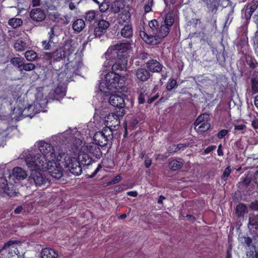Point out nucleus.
Here are the masks:
<instances>
[{
	"label": "nucleus",
	"instance_id": "1",
	"mask_svg": "<svg viewBox=\"0 0 258 258\" xmlns=\"http://www.w3.org/2000/svg\"><path fill=\"white\" fill-rule=\"evenodd\" d=\"M114 119L117 125L120 123L119 117L124 114L125 99L126 95L124 92L127 88L125 77L124 75H119L114 72Z\"/></svg>",
	"mask_w": 258,
	"mask_h": 258
},
{
	"label": "nucleus",
	"instance_id": "2",
	"mask_svg": "<svg viewBox=\"0 0 258 258\" xmlns=\"http://www.w3.org/2000/svg\"><path fill=\"white\" fill-rule=\"evenodd\" d=\"M37 144L41 154H29L26 156L25 161L29 168H44L45 164L55 159V152L51 144L43 141L39 142Z\"/></svg>",
	"mask_w": 258,
	"mask_h": 258
},
{
	"label": "nucleus",
	"instance_id": "3",
	"mask_svg": "<svg viewBox=\"0 0 258 258\" xmlns=\"http://www.w3.org/2000/svg\"><path fill=\"white\" fill-rule=\"evenodd\" d=\"M105 61L103 66V73L101 75L104 77V80L100 83L99 89L100 91L106 97L109 96L108 102L111 105L113 99L111 97L113 95V47L110 46L105 54Z\"/></svg>",
	"mask_w": 258,
	"mask_h": 258
},
{
	"label": "nucleus",
	"instance_id": "4",
	"mask_svg": "<svg viewBox=\"0 0 258 258\" xmlns=\"http://www.w3.org/2000/svg\"><path fill=\"white\" fill-rule=\"evenodd\" d=\"M148 25L152 34L148 35L144 31H140V37L146 43L149 44L155 45L160 43L165 38V36L161 33V25L159 26L158 22L155 19L149 21Z\"/></svg>",
	"mask_w": 258,
	"mask_h": 258
},
{
	"label": "nucleus",
	"instance_id": "5",
	"mask_svg": "<svg viewBox=\"0 0 258 258\" xmlns=\"http://www.w3.org/2000/svg\"><path fill=\"white\" fill-rule=\"evenodd\" d=\"M112 138L113 131L110 127L104 128L103 132H96L93 136L94 143L101 147H104L109 144L110 140ZM110 143L109 149L112 145L111 141H110Z\"/></svg>",
	"mask_w": 258,
	"mask_h": 258
},
{
	"label": "nucleus",
	"instance_id": "6",
	"mask_svg": "<svg viewBox=\"0 0 258 258\" xmlns=\"http://www.w3.org/2000/svg\"><path fill=\"white\" fill-rule=\"evenodd\" d=\"M59 163L55 162V160L48 162L44 165V168L39 169H47L50 175L54 178L59 179L62 176L63 170L65 169L59 165Z\"/></svg>",
	"mask_w": 258,
	"mask_h": 258
},
{
	"label": "nucleus",
	"instance_id": "7",
	"mask_svg": "<svg viewBox=\"0 0 258 258\" xmlns=\"http://www.w3.org/2000/svg\"><path fill=\"white\" fill-rule=\"evenodd\" d=\"M31 172L29 177V181L31 184H35L36 186L43 185L46 181V178L40 171L36 169H39L38 167L30 168Z\"/></svg>",
	"mask_w": 258,
	"mask_h": 258
},
{
	"label": "nucleus",
	"instance_id": "8",
	"mask_svg": "<svg viewBox=\"0 0 258 258\" xmlns=\"http://www.w3.org/2000/svg\"><path fill=\"white\" fill-rule=\"evenodd\" d=\"M174 22L173 14L171 12L168 13L164 19V21L161 24V33L163 36H165V37L169 34Z\"/></svg>",
	"mask_w": 258,
	"mask_h": 258
},
{
	"label": "nucleus",
	"instance_id": "9",
	"mask_svg": "<svg viewBox=\"0 0 258 258\" xmlns=\"http://www.w3.org/2000/svg\"><path fill=\"white\" fill-rule=\"evenodd\" d=\"M82 150L87 152L91 156H93L96 159H100L102 156V153L99 148V146L94 143H91L84 146Z\"/></svg>",
	"mask_w": 258,
	"mask_h": 258
},
{
	"label": "nucleus",
	"instance_id": "10",
	"mask_svg": "<svg viewBox=\"0 0 258 258\" xmlns=\"http://www.w3.org/2000/svg\"><path fill=\"white\" fill-rule=\"evenodd\" d=\"M251 178L247 176L242 177L240 181L239 182V186H241L247 194L252 195L254 192L255 186L251 184Z\"/></svg>",
	"mask_w": 258,
	"mask_h": 258
},
{
	"label": "nucleus",
	"instance_id": "11",
	"mask_svg": "<svg viewBox=\"0 0 258 258\" xmlns=\"http://www.w3.org/2000/svg\"><path fill=\"white\" fill-rule=\"evenodd\" d=\"M135 75L137 81L145 82L148 80L152 74L147 69L141 68L135 70Z\"/></svg>",
	"mask_w": 258,
	"mask_h": 258
},
{
	"label": "nucleus",
	"instance_id": "12",
	"mask_svg": "<svg viewBox=\"0 0 258 258\" xmlns=\"http://www.w3.org/2000/svg\"><path fill=\"white\" fill-rule=\"evenodd\" d=\"M55 162L59 163V165L66 168L68 167L69 163L73 161V158H71L66 153H60L56 156Z\"/></svg>",
	"mask_w": 258,
	"mask_h": 258
},
{
	"label": "nucleus",
	"instance_id": "13",
	"mask_svg": "<svg viewBox=\"0 0 258 258\" xmlns=\"http://www.w3.org/2000/svg\"><path fill=\"white\" fill-rule=\"evenodd\" d=\"M82 165H81L76 158H73V161L69 163L68 167L65 169L67 171H69L75 175H79L81 174L82 171Z\"/></svg>",
	"mask_w": 258,
	"mask_h": 258
},
{
	"label": "nucleus",
	"instance_id": "14",
	"mask_svg": "<svg viewBox=\"0 0 258 258\" xmlns=\"http://www.w3.org/2000/svg\"><path fill=\"white\" fill-rule=\"evenodd\" d=\"M30 16L33 21L36 22H42L46 17L44 12L39 8L32 9L30 13Z\"/></svg>",
	"mask_w": 258,
	"mask_h": 258
},
{
	"label": "nucleus",
	"instance_id": "15",
	"mask_svg": "<svg viewBox=\"0 0 258 258\" xmlns=\"http://www.w3.org/2000/svg\"><path fill=\"white\" fill-rule=\"evenodd\" d=\"M18 243V241L16 240H10L5 244L3 249L7 250L12 255H19L20 252L17 247Z\"/></svg>",
	"mask_w": 258,
	"mask_h": 258
},
{
	"label": "nucleus",
	"instance_id": "16",
	"mask_svg": "<svg viewBox=\"0 0 258 258\" xmlns=\"http://www.w3.org/2000/svg\"><path fill=\"white\" fill-rule=\"evenodd\" d=\"M146 67L150 72L159 73L162 71L163 66L156 60L150 59L146 62Z\"/></svg>",
	"mask_w": 258,
	"mask_h": 258
},
{
	"label": "nucleus",
	"instance_id": "17",
	"mask_svg": "<svg viewBox=\"0 0 258 258\" xmlns=\"http://www.w3.org/2000/svg\"><path fill=\"white\" fill-rule=\"evenodd\" d=\"M131 17L130 13L128 11H124L122 13H119L117 19L116 24L119 25L120 26H123L125 24H130L129 21Z\"/></svg>",
	"mask_w": 258,
	"mask_h": 258
},
{
	"label": "nucleus",
	"instance_id": "18",
	"mask_svg": "<svg viewBox=\"0 0 258 258\" xmlns=\"http://www.w3.org/2000/svg\"><path fill=\"white\" fill-rule=\"evenodd\" d=\"M66 89L61 85H58L54 89L51 97V94H50V97L54 100H59L60 99L62 98L66 95Z\"/></svg>",
	"mask_w": 258,
	"mask_h": 258
},
{
	"label": "nucleus",
	"instance_id": "19",
	"mask_svg": "<svg viewBox=\"0 0 258 258\" xmlns=\"http://www.w3.org/2000/svg\"><path fill=\"white\" fill-rule=\"evenodd\" d=\"M84 151L81 152L78 155V162L83 166L89 165L92 161L90 155L87 152L84 153Z\"/></svg>",
	"mask_w": 258,
	"mask_h": 258
},
{
	"label": "nucleus",
	"instance_id": "20",
	"mask_svg": "<svg viewBox=\"0 0 258 258\" xmlns=\"http://www.w3.org/2000/svg\"><path fill=\"white\" fill-rule=\"evenodd\" d=\"M121 36L126 38H130L133 35V29L132 25L130 24H125L121 29L120 32Z\"/></svg>",
	"mask_w": 258,
	"mask_h": 258
},
{
	"label": "nucleus",
	"instance_id": "21",
	"mask_svg": "<svg viewBox=\"0 0 258 258\" xmlns=\"http://www.w3.org/2000/svg\"><path fill=\"white\" fill-rule=\"evenodd\" d=\"M72 40H69L66 41L62 47L66 56L70 55L75 51V44L74 43H72Z\"/></svg>",
	"mask_w": 258,
	"mask_h": 258
},
{
	"label": "nucleus",
	"instance_id": "22",
	"mask_svg": "<svg viewBox=\"0 0 258 258\" xmlns=\"http://www.w3.org/2000/svg\"><path fill=\"white\" fill-rule=\"evenodd\" d=\"M131 43L130 41L117 43L114 45V50H117L121 53H123L127 51L131 48Z\"/></svg>",
	"mask_w": 258,
	"mask_h": 258
},
{
	"label": "nucleus",
	"instance_id": "23",
	"mask_svg": "<svg viewBox=\"0 0 258 258\" xmlns=\"http://www.w3.org/2000/svg\"><path fill=\"white\" fill-rule=\"evenodd\" d=\"M13 175L18 180L24 179L27 176L26 171L23 168L19 167H16L13 169Z\"/></svg>",
	"mask_w": 258,
	"mask_h": 258
},
{
	"label": "nucleus",
	"instance_id": "24",
	"mask_svg": "<svg viewBox=\"0 0 258 258\" xmlns=\"http://www.w3.org/2000/svg\"><path fill=\"white\" fill-rule=\"evenodd\" d=\"M57 255V252L50 248H44L41 252L42 258H56Z\"/></svg>",
	"mask_w": 258,
	"mask_h": 258
},
{
	"label": "nucleus",
	"instance_id": "25",
	"mask_svg": "<svg viewBox=\"0 0 258 258\" xmlns=\"http://www.w3.org/2000/svg\"><path fill=\"white\" fill-rule=\"evenodd\" d=\"M85 21L82 19H77L73 23L72 28L74 31L80 32L85 28Z\"/></svg>",
	"mask_w": 258,
	"mask_h": 258
},
{
	"label": "nucleus",
	"instance_id": "26",
	"mask_svg": "<svg viewBox=\"0 0 258 258\" xmlns=\"http://www.w3.org/2000/svg\"><path fill=\"white\" fill-rule=\"evenodd\" d=\"M14 47L17 51H22L27 48V43L21 39L16 40L14 43Z\"/></svg>",
	"mask_w": 258,
	"mask_h": 258
},
{
	"label": "nucleus",
	"instance_id": "27",
	"mask_svg": "<svg viewBox=\"0 0 258 258\" xmlns=\"http://www.w3.org/2000/svg\"><path fill=\"white\" fill-rule=\"evenodd\" d=\"M25 59L22 57H15L11 58L10 62L15 67L19 69L20 71H22V67L24 64Z\"/></svg>",
	"mask_w": 258,
	"mask_h": 258
},
{
	"label": "nucleus",
	"instance_id": "28",
	"mask_svg": "<svg viewBox=\"0 0 258 258\" xmlns=\"http://www.w3.org/2000/svg\"><path fill=\"white\" fill-rule=\"evenodd\" d=\"M251 88L253 93L258 92V72H254L251 80Z\"/></svg>",
	"mask_w": 258,
	"mask_h": 258
},
{
	"label": "nucleus",
	"instance_id": "29",
	"mask_svg": "<svg viewBox=\"0 0 258 258\" xmlns=\"http://www.w3.org/2000/svg\"><path fill=\"white\" fill-rule=\"evenodd\" d=\"M247 208L244 204H238L236 208L235 213L236 215L239 217H243L245 213L247 212Z\"/></svg>",
	"mask_w": 258,
	"mask_h": 258
},
{
	"label": "nucleus",
	"instance_id": "30",
	"mask_svg": "<svg viewBox=\"0 0 258 258\" xmlns=\"http://www.w3.org/2000/svg\"><path fill=\"white\" fill-rule=\"evenodd\" d=\"M53 59L56 61L59 60L62 58L66 57L65 52H64L63 48L61 47L58 48L56 50L52 52Z\"/></svg>",
	"mask_w": 258,
	"mask_h": 258
},
{
	"label": "nucleus",
	"instance_id": "31",
	"mask_svg": "<svg viewBox=\"0 0 258 258\" xmlns=\"http://www.w3.org/2000/svg\"><path fill=\"white\" fill-rule=\"evenodd\" d=\"M209 116L208 114L206 113H204L201 114L200 116L198 117L196 119V121L194 122L195 126H198L201 123L203 122L205 123V122H208L209 120Z\"/></svg>",
	"mask_w": 258,
	"mask_h": 258
},
{
	"label": "nucleus",
	"instance_id": "32",
	"mask_svg": "<svg viewBox=\"0 0 258 258\" xmlns=\"http://www.w3.org/2000/svg\"><path fill=\"white\" fill-rule=\"evenodd\" d=\"M38 55L33 50H27L25 53V57L28 61H32L37 58Z\"/></svg>",
	"mask_w": 258,
	"mask_h": 258
},
{
	"label": "nucleus",
	"instance_id": "33",
	"mask_svg": "<svg viewBox=\"0 0 258 258\" xmlns=\"http://www.w3.org/2000/svg\"><path fill=\"white\" fill-rule=\"evenodd\" d=\"M210 127V125L209 122H205L201 123L198 126H195V130L198 133L205 132L208 131Z\"/></svg>",
	"mask_w": 258,
	"mask_h": 258
},
{
	"label": "nucleus",
	"instance_id": "34",
	"mask_svg": "<svg viewBox=\"0 0 258 258\" xmlns=\"http://www.w3.org/2000/svg\"><path fill=\"white\" fill-rule=\"evenodd\" d=\"M246 256L248 258H258V252L256 250L255 245H252L249 248L248 251L246 252Z\"/></svg>",
	"mask_w": 258,
	"mask_h": 258
},
{
	"label": "nucleus",
	"instance_id": "35",
	"mask_svg": "<svg viewBox=\"0 0 258 258\" xmlns=\"http://www.w3.org/2000/svg\"><path fill=\"white\" fill-rule=\"evenodd\" d=\"M182 162L176 160H173L170 163V169L173 171L177 170L182 167Z\"/></svg>",
	"mask_w": 258,
	"mask_h": 258
},
{
	"label": "nucleus",
	"instance_id": "36",
	"mask_svg": "<svg viewBox=\"0 0 258 258\" xmlns=\"http://www.w3.org/2000/svg\"><path fill=\"white\" fill-rule=\"evenodd\" d=\"M22 23V20L19 18H12L9 21V24L15 28L20 27Z\"/></svg>",
	"mask_w": 258,
	"mask_h": 258
},
{
	"label": "nucleus",
	"instance_id": "37",
	"mask_svg": "<svg viewBox=\"0 0 258 258\" xmlns=\"http://www.w3.org/2000/svg\"><path fill=\"white\" fill-rule=\"evenodd\" d=\"M248 225L250 226H258V215H249Z\"/></svg>",
	"mask_w": 258,
	"mask_h": 258
},
{
	"label": "nucleus",
	"instance_id": "38",
	"mask_svg": "<svg viewBox=\"0 0 258 258\" xmlns=\"http://www.w3.org/2000/svg\"><path fill=\"white\" fill-rule=\"evenodd\" d=\"M35 68V66L34 64L32 63H25L24 62V64L22 66V70H25L26 71H30L33 70Z\"/></svg>",
	"mask_w": 258,
	"mask_h": 258
},
{
	"label": "nucleus",
	"instance_id": "39",
	"mask_svg": "<svg viewBox=\"0 0 258 258\" xmlns=\"http://www.w3.org/2000/svg\"><path fill=\"white\" fill-rule=\"evenodd\" d=\"M176 86V81L175 79H169L167 83L166 89L171 90Z\"/></svg>",
	"mask_w": 258,
	"mask_h": 258
},
{
	"label": "nucleus",
	"instance_id": "40",
	"mask_svg": "<svg viewBox=\"0 0 258 258\" xmlns=\"http://www.w3.org/2000/svg\"><path fill=\"white\" fill-rule=\"evenodd\" d=\"M110 7L108 2H106V0L104 1L100 5H99L100 11L101 12H105L107 11Z\"/></svg>",
	"mask_w": 258,
	"mask_h": 258
},
{
	"label": "nucleus",
	"instance_id": "41",
	"mask_svg": "<svg viewBox=\"0 0 258 258\" xmlns=\"http://www.w3.org/2000/svg\"><path fill=\"white\" fill-rule=\"evenodd\" d=\"M109 26V23L104 20H100L98 24V27L103 29L104 31L106 30Z\"/></svg>",
	"mask_w": 258,
	"mask_h": 258
},
{
	"label": "nucleus",
	"instance_id": "42",
	"mask_svg": "<svg viewBox=\"0 0 258 258\" xmlns=\"http://www.w3.org/2000/svg\"><path fill=\"white\" fill-rule=\"evenodd\" d=\"M258 6V2L256 1H253L247 5V8L251 11V12H254Z\"/></svg>",
	"mask_w": 258,
	"mask_h": 258
},
{
	"label": "nucleus",
	"instance_id": "43",
	"mask_svg": "<svg viewBox=\"0 0 258 258\" xmlns=\"http://www.w3.org/2000/svg\"><path fill=\"white\" fill-rule=\"evenodd\" d=\"M95 18V13L94 11H89L86 14L85 19L89 22L92 21Z\"/></svg>",
	"mask_w": 258,
	"mask_h": 258
},
{
	"label": "nucleus",
	"instance_id": "44",
	"mask_svg": "<svg viewBox=\"0 0 258 258\" xmlns=\"http://www.w3.org/2000/svg\"><path fill=\"white\" fill-rule=\"evenodd\" d=\"M225 56H226V52L225 51V49L224 47L223 48V52L222 53L218 52L216 54V57H217V60L219 61H221V62H225Z\"/></svg>",
	"mask_w": 258,
	"mask_h": 258
},
{
	"label": "nucleus",
	"instance_id": "45",
	"mask_svg": "<svg viewBox=\"0 0 258 258\" xmlns=\"http://www.w3.org/2000/svg\"><path fill=\"white\" fill-rule=\"evenodd\" d=\"M244 241L243 243L246 245V246L249 248H250L252 245H255L254 244H252V239L248 236H244L243 237Z\"/></svg>",
	"mask_w": 258,
	"mask_h": 258
},
{
	"label": "nucleus",
	"instance_id": "46",
	"mask_svg": "<svg viewBox=\"0 0 258 258\" xmlns=\"http://www.w3.org/2000/svg\"><path fill=\"white\" fill-rule=\"evenodd\" d=\"M115 66L116 71H123L126 68V63L123 62V61L120 62H116L115 64H114V67Z\"/></svg>",
	"mask_w": 258,
	"mask_h": 258
},
{
	"label": "nucleus",
	"instance_id": "47",
	"mask_svg": "<svg viewBox=\"0 0 258 258\" xmlns=\"http://www.w3.org/2000/svg\"><path fill=\"white\" fill-rule=\"evenodd\" d=\"M154 0H148V3L144 6V10L145 13H147L150 12L152 9V7L153 5Z\"/></svg>",
	"mask_w": 258,
	"mask_h": 258
},
{
	"label": "nucleus",
	"instance_id": "48",
	"mask_svg": "<svg viewBox=\"0 0 258 258\" xmlns=\"http://www.w3.org/2000/svg\"><path fill=\"white\" fill-rule=\"evenodd\" d=\"M231 170L230 167H227L224 170V172L223 173V174L221 176V178L222 179H223L224 181H226L228 177L230 175L231 173Z\"/></svg>",
	"mask_w": 258,
	"mask_h": 258
},
{
	"label": "nucleus",
	"instance_id": "49",
	"mask_svg": "<svg viewBox=\"0 0 258 258\" xmlns=\"http://www.w3.org/2000/svg\"><path fill=\"white\" fill-rule=\"evenodd\" d=\"M8 182L6 178L4 177H0V189L6 190Z\"/></svg>",
	"mask_w": 258,
	"mask_h": 258
},
{
	"label": "nucleus",
	"instance_id": "50",
	"mask_svg": "<svg viewBox=\"0 0 258 258\" xmlns=\"http://www.w3.org/2000/svg\"><path fill=\"white\" fill-rule=\"evenodd\" d=\"M249 207L251 210L258 211V200L251 202Z\"/></svg>",
	"mask_w": 258,
	"mask_h": 258
},
{
	"label": "nucleus",
	"instance_id": "51",
	"mask_svg": "<svg viewBox=\"0 0 258 258\" xmlns=\"http://www.w3.org/2000/svg\"><path fill=\"white\" fill-rule=\"evenodd\" d=\"M53 43V41H50V40L49 39V41L47 42V41H42V45H43V48L45 49V50H49L51 49V43Z\"/></svg>",
	"mask_w": 258,
	"mask_h": 258
},
{
	"label": "nucleus",
	"instance_id": "52",
	"mask_svg": "<svg viewBox=\"0 0 258 258\" xmlns=\"http://www.w3.org/2000/svg\"><path fill=\"white\" fill-rule=\"evenodd\" d=\"M247 62L250 68L254 69L256 68L257 63L256 62L255 60L252 59V58H250L249 59L247 60Z\"/></svg>",
	"mask_w": 258,
	"mask_h": 258
},
{
	"label": "nucleus",
	"instance_id": "53",
	"mask_svg": "<svg viewBox=\"0 0 258 258\" xmlns=\"http://www.w3.org/2000/svg\"><path fill=\"white\" fill-rule=\"evenodd\" d=\"M104 32V30L99 27H97L94 29V34L96 37L101 36Z\"/></svg>",
	"mask_w": 258,
	"mask_h": 258
},
{
	"label": "nucleus",
	"instance_id": "54",
	"mask_svg": "<svg viewBox=\"0 0 258 258\" xmlns=\"http://www.w3.org/2000/svg\"><path fill=\"white\" fill-rule=\"evenodd\" d=\"M228 133V131L227 130H222L220 131L217 135V137L219 139L224 138Z\"/></svg>",
	"mask_w": 258,
	"mask_h": 258
},
{
	"label": "nucleus",
	"instance_id": "55",
	"mask_svg": "<svg viewBox=\"0 0 258 258\" xmlns=\"http://www.w3.org/2000/svg\"><path fill=\"white\" fill-rule=\"evenodd\" d=\"M117 4H118L117 2H114V10H113L114 13L119 12L120 9H122V8H123V4L122 5H120L118 6H117Z\"/></svg>",
	"mask_w": 258,
	"mask_h": 258
},
{
	"label": "nucleus",
	"instance_id": "56",
	"mask_svg": "<svg viewBox=\"0 0 258 258\" xmlns=\"http://www.w3.org/2000/svg\"><path fill=\"white\" fill-rule=\"evenodd\" d=\"M253 12H251L250 10H249L247 7L245 9V17L246 19L249 20L251 18V16Z\"/></svg>",
	"mask_w": 258,
	"mask_h": 258
},
{
	"label": "nucleus",
	"instance_id": "57",
	"mask_svg": "<svg viewBox=\"0 0 258 258\" xmlns=\"http://www.w3.org/2000/svg\"><path fill=\"white\" fill-rule=\"evenodd\" d=\"M216 148V146L215 145L210 146L207 147L204 151L205 154H208L210 153L213 150H215Z\"/></svg>",
	"mask_w": 258,
	"mask_h": 258
},
{
	"label": "nucleus",
	"instance_id": "58",
	"mask_svg": "<svg viewBox=\"0 0 258 258\" xmlns=\"http://www.w3.org/2000/svg\"><path fill=\"white\" fill-rule=\"evenodd\" d=\"M253 180L258 187V170H256L254 173Z\"/></svg>",
	"mask_w": 258,
	"mask_h": 258
},
{
	"label": "nucleus",
	"instance_id": "59",
	"mask_svg": "<svg viewBox=\"0 0 258 258\" xmlns=\"http://www.w3.org/2000/svg\"><path fill=\"white\" fill-rule=\"evenodd\" d=\"M48 34L49 35V39L50 40V41H53V38L54 36V28L53 27H51V28L50 31L48 33Z\"/></svg>",
	"mask_w": 258,
	"mask_h": 258
},
{
	"label": "nucleus",
	"instance_id": "60",
	"mask_svg": "<svg viewBox=\"0 0 258 258\" xmlns=\"http://www.w3.org/2000/svg\"><path fill=\"white\" fill-rule=\"evenodd\" d=\"M245 128V125L244 124H239L235 125L234 130L235 131H241L244 130Z\"/></svg>",
	"mask_w": 258,
	"mask_h": 258
},
{
	"label": "nucleus",
	"instance_id": "61",
	"mask_svg": "<svg viewBox=\"0 0 258 258\" xmlns=\"http://www.w3.org/2000/svg\"><path fill=\"white\" fill-rule=\"evenodd\" d=\"M159 96L158 93L156 94L153 97L148 99V103L149 104L152 103L153 101H154L155 100H156L159 97Z\"/></svg>",
	"mask_w": 258,
	"mask_h": 258
},
{
	"label": "nucleus",
	"instance_id": "62",
	"mask_svg": "<svg viewBox=\"0 0 258 258\" xmlns=\"http://www.w3.org/2000/svg\"><path fill=\"white\" fill-rule=\"evenodd\" d=\"M44 57L47 60H50L52 58H53L52 53H45Z\"/></svg>",
	"mask_w": 258,
	"mask_h": 258
},
{
	"label": "nucleus",
	"instance_id": "63",
	"mask_svg": "<svg viewBox=\"0 0 258 258\" xmlns=\"http://www.w3.org/2000/svg\"><path fill=\"white\" fill-rule=\"evenodd\" d=\"M24 210L22 206H20L17 207L15 210H14V213L16 214H20L22 212V211Z\"/></svg>",
	"mask_w": 258,
	"mask_h": 258
},
{
	"label": "nucleus",
	"instance_id": "64",
	"mask_svg": "<svg viewBox=\"0 0 258 258\" xmlns=\"http://www.w3.org/2000/svg\"><path fill=\"white\" fill-rule=\"evenodd\" d=\"M149 55L147 53H142L139 55V58L142 60H145L148 58Z\"/></svg>",
	"mask_w": 258,
	"mask_h": 258
}]
</instances>
